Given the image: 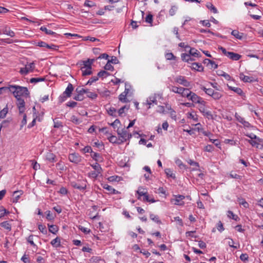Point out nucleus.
Masks as SVG:
<instances>
[{
  "mask_svg": "<svg viewBox=\"0 0 263 263\" xmlns=\"http://www.w3.org/2000/svg\"><path fill=\"white\" fill-rule=\"evenodd\" d=\"M102 173H98L97 171H94L90 172L88 173V176L93 178H96L100 175H101Z\"/></svg>",
  "mask_w": 263,
  "mask_h": 263,
  "instance_id": "41",
  "label": "nucleus"
},
{
  "mask_svg": "<svg viewBox=\"0 0 263 263\" xmlns=\"http://www.w3.org/2000/svg\"><path fill=\"white\" fill-rule=\"evenodd\" d=\"M33 235H30L27 238V241L32 246H36L35 244L34 243L33 241Z\"/></svg>",
  "mask_w": 263,
  "mask_h": 263,
  "instance_id": "61",
  "label": "nucleus"
},
{
  "mask_svg": "<svg viewBox=\"0 0 263 263\" xmlns=\"http://www.w3.org/2000/svg\"><path fill=\"white\" fill-rule=\"evenodd\" d=\"M69 160L70 162L74 163H79L82 160L81 157L77 153H72L69 155Z\"/></svg>",
  "mask_w": 263,
  "mask_h": 263,
  "instance_id": "5",
  "label": "nucleus"
},
{
  "mask_svg": "<svg viewBox=\"0 0 263 263\" xmlns=\"http://www.w3.org/2000/svg\"><path fill=\"white\" fill-rule=\"evenodd\" d=\"M129 108V106H127L126 105H124V106L122 107L118 110L119 116L122 117L123 116V114H124L125 109L127 110H128Z\"/></svg>",
  "mask_w": 263,
  "mask_h": 263,
  "instance_id": "33",
  "label": "nucleus"
},
{
  "mask_svg": "<svg viewBox=\"0 0 263 263\" xmlns=\"http://www.w3.org/2000/svg\"><path fill=\"white\" fill-rule=\"evenodd\" d=\"M137 194L139 196H143L146 195V193H147L146 191H145V189L140 187L139 188L138 190L137 191ZM138 199L140 198V197H138Z\"/></svg>",
  "mask_w": 263,
  "mask_h": 263,
  "instance_id": "37",
  "label": "nucleus"
},
{
  "mask_svg": "<svg viewBox=\"0 0 263 263\" xmlns=\"http://www.w3.org/2000/svg\"><path fill=\"white\" fill-rule=\"evenodd\" d=\"M110 75L109 73L105 70H102L98 72V77L100 78H106Z\"/></svg>",
  "mask_w": 263,
  "mask_h": 263,
  "instance_id": "30",
  "label": "nucleus"
},
{
  "mask_svg": "<svg viewBox=\"0 0 263 263\" xmlns=\"http://www.w3.org/2000/svg\"><path fill=\"white\" fill-rule=\"evenodd\" d=\"M82 64H81V69H84V68H88V69H92L91 65L90 64V63L89 61H84L82 62Z\"/></svg>",
  "mask_w": 263,
  "mask_h": 263,
  "instance_id": "27",
  "label": "nucleus"
},
{
  "mask_svg": "<svg viewBox=\"0 0 263 263\" xmlns=\"http://www.w3.org/2000/svg\"><path fill=\"white\" fill-rule=\"evenodd\" d=\"M183 87H176V86H172L170 88V89L171 91L173 92H175V93H178V94H180L182 89H183Z\"/></svg>",
  "mask_w": 263,
  "mask_h": 263,
  "instance_id": "20",
  "label": "nucleus"
},
{
  "mask_svg": "<svg viewBox=\"0 0 263 263\" xmlns=\"http://www.w3.org/2000/svg\"><path fill=\"white\" fill-rule=\"evenodd\" d=\"M176 163L179 166L181 169H184L185 168V165H184L182 161L179 159H178L176 161Z\"/></svg>",
  "mask_w": 263,
  "mask_h": 263,
  "instance_id": "62",
  "label": "nucleus"
},
{
  "mask_svg": "<svg viewBox=\"0 0 263 263\" xmlns=\"http://www.w3.org/2000/svg\"><path fill=\"white\" fill-rule=\"evenodd\" d=\"M170 116L171 117L175 120H176V119H177V116H176V111L174 110V109H172V110H170Z\"/></svg>",
  "mask_w": 263,
  "mask_h": 263,
  "instance_id": "63",
  "label": "nucleus"
},
{
  "mask_svg": "<svg viewBox=\"0 0 263 263\" xmlns=\"http://www.w3.org/2000/svg\"><path fill=\"white\" fill-rule=\"evenodd\" d=\"M189 54L194 57H198L200 55V52L195 48H190Z\"/></svg>",
  "mask_w": 263,
  "mask_h": 263,
  "instance_id": "22",
  "label": "nucleus"
},
{
  "mask_svg": "<svg viewBox=\"0 0 263 263\" xmlns=\"http://www.w3.org/2000/svg\"><path fill=\"white\" fill-rule=\"evenodd\" d=\"M22 193H23V192L22 191H17L14 192V193H13L14 197L13 199V202H18V201L20 198V196L22 194Z\"/></svg>",
  "mask_w": 263,
  "mask_h": 263,
  "instance_id": "16",
  "label": "nucleus"
},
{
  "mask_svg": "<svg viewBox=\"0 0 263 263\" xmlns=\"http://www.w3.org/2000/svg\"><path fill=\"white\" fill-rule=\"evenodd\" d=\"M152 103H154L156 105L157 104V100L156 97L155 96L149 97L146 100V104L149 105L148 107V109H149L151 108V105L152 104Z\"/></svg>",
  "mask_w": 263,
  "mask_h": 263,
  "instance_id": "12",
  "label": "nucleus"
},
{
  "mask_svg": "<svg viewBox=\"0 0 263 263\" xmlns=\"http://www.w3.org/2000/svg\"><path fill=\"white\" fill-rule=\"evenodd\" d=\"M165 58L167 60H175V57L172 53H168L165 54Z\"/></svg>",
  "mask_w": 263,
  "mask_h": 263,
  "instance_id": "60",
  "label": "nucleus"
},
{
  "mask_svg": "<svg viewBox=\"0 0 263 263\" xmlns=\"http://www.w3.org/2000/svg\"><path fill=\"white\" fill-rule=\"evenodd\" d=\"M191 90L188 89V88H183L181 93H180V95L182 97H187L188 96V94L189 93V92Z\"/></svg>",
  "mask_w": 263,
  "mask_h": 263,
  "instance_id": "40",
  "label": "nucleus"
},
{
  "mask_svg": "<svg viewBox=\"0 0 263 263\" xmlns=\"http://www.w3.org/2000/svg\"><path fill=\"white\" fill-rule=\"evenodd\" d=\"M8 112V108L5 107L2 110H0V118H4Z\"/></svg>",
  "mask_w": 263,
  "mask_h": 263,
  "instance_id": "38",
  "label": "nucleus"
},
{
  "mask_svg": "<svg viewBox=\"0 0 263 263\" xmlns=\"http://www.w3.org/2000/svg\"><path fill=\"white\" fill-rule=\"evenodd\" d=\"M37 45L41 47H46L48 49H50L53 50H57L59 48V46L54 44L48 45L46 43L43 41L39 42L37 43Z\"/></svg>",
  "mask_w": 263,
  "mask_h": 263,
  "instance_id": "6",
  "label": "nucleus"
},
{
  "mask_svg": "<svg viewBox=\"0 0 263 263\" xmlns=\"http://www.w3.org/2000/svg\"><path fill=\"white\" fill-rule=\"evenodd\" d=\"M211 97L215 100H219L222 97V95L218 91H214Z\"/></svg>",
  "mask_w": 263,
  "mask_h": 263,
  "instance_id": "44",
  "label": "nucleus"
},
{
  "mask_svg": "<svg viewBox=\"0 0 263 263\" xmlns=\"http://www.w3.org/2000/svg\"><path fill=\"white\" fill-rule=\"evenodd\" d=\"M231 34L234 36L236 39L239 40H242L243 38L244 34L243 33L239 32L237 30H234L231 32Z\"/></svg>",
  "mask_w": 263,
  "mask_h": 263,
  "instance_id": "14",
  "label": "nucleus"
},
{
  "mask_svg": "<svg viewBox=\"0 0 263 263\" xmlns=\"http://www.w3.org/2000/svg\"><path fill=\"white\" fill-rule=\"evenodd\" d=\"M84 5L86 7H92L95 6V4L94 3H93L92 2L90 1L86 0L84 3Z\"/></svg>",
  "mask_w": 263,
  "mask_h": 263,
  "instance_id": "54",
  "label": "nucleus"
},
{
  "mask_svg": "<svg viewBox=\"0 0 263 263\" xmlns=\"http://www.w3.org/2000/svg\"><path fill=\"white\" fill-rule=\"evenodd\" d=\"M91 166L95 171H97L98 173H102V169L99 163L96 162L95 164H91Z\"/></svg>",
  "mask_w": 263,
  "mask_h": 263,
  "instance_id": "26",
  "label": "nucleus"
},
{
  "mask_svg": "<svg viewBox=\"0 0 263 263\" xmlns=\"http://www.w3.org/2000/svg\"><path fill=\"white\" fill-rule=\"evenodd\" d=\"M191 101L195 103H204V101L202 100V99L197 95L195 93L193 92L192 94V96L191 97Z\"/></svg>",
  "mask_w": 263,
  "mask_h": 263,
  "instance_id": "8",
  "label": "nucleus"
},
{
  "mask_svg": "<svg viewBox=\"0 0 263 263\" xmlns=\"http://www.w3.org/2000/svg\"><path fill=\"white\" fill-rule=\"evenodd\" d=\"M49 228V231L52 234H56L58 231V227L56 225H49L48 224Z\"/></svg>",
  "mask_w": 263,
  "mask_h": 263,
  "instance_id": "23",
  "label": "nucleus"
},
{
  "mask_svg": "<svg viewBox=\"0 0 263 263\" xmlns=\"http://www.w3.org/2000/svg\"><path fill=\"white\" fill-rule=\"evenodd\" d=\"M45 80V78H33L30 80V82L31 83H36L38 82L44 81Z\"/></svg>",
  "mask_w": 263,
  "mask_h": 263,
  "instance_id": "28",
  "label": "nucleus"
},
{
  "mask_svg": "<svg viewBox=\"0 0 263 263\" xmlns=\"http://www.w3.org/2000/svg\"><path fill=\"white\" fill-rule=\"evenodd\" d=\"M175 81L176 83L182 85L185 87H189L190 86V82L187 81L184 77L179 76L175 79Z\"/></svg>",
  "mask_w": 263,
  "mask_h": 263,
  "instance_id": "4",
  "label": "nucleus"
},
{
  "mask_svg": "<svg viewBox=\"0 0 263 263\" xmlns=\"http://www.w3.org/2000/svg\"><path fill=\"white\" fill-rule=\"evenodd\" d=\"M239 77L245 82H251L253 81L252 77L245 76L243 73H240Z\"/></svg>",
  "mask_w": 263,
  "mask_h": 263,
  "instance_id": "17",
  "label": "nucleus"
},
{
  "mask_svg": "<svg viewBox=\"0 0 263 263\" xmlns=\"http://www.w3.org/2000/svg\"><path fill=\"white\" fill-rule=\"evenodd\" d=\"M165 172L167 176H169V177H171L172 178L175 177V175L172 173V171L171 170V169H170V168L166 169Z\"/></svg>",
  "mask_w": 263,
  "mask_h": 263,
  "instance_id": "59",
  "label": "nucleus"
},
{
  "mask_svg": "<svg viewBox=\"0 0 263 263\" xmlns=\"http://www.w3.org/2000/svg\"><path fill=\"white\" fill-rule=\"evenodd\" d=\"M38 228L42 233L44 234H46L47 233V230L45 226L39 224L38 226Z\"/></svg>",
  "mask_w": 263,
  "mask_h": 263,
  "instance_id": "58",
  "label": "nucleus"
},
{
  "mask_svg": "<svg viewBox=\"0 0 263 263\" xmlns=\"http://www.w3.org/2000/svg\"><path fill=\"white\" fill-rule=\"evenodd\" d=\"M25 69H27L28 73L32 72L35 69V64L34 62L27 63L25 67Z\"/></svg>",
  "mask_w": 263,
  "mask_h": 263,
  "instance_id": "15",
  "label": "nucleus"
},
{
  "mask_svg": "<svg viewBox=\"0 0 263 263\" xmlns=\"http://www.w3.org/2000/svg\"><path fill=\"white\" fill-rule=\"evenodd\" d=\"M53 122L54 128H60L63 127L62 122L59 121H57L56 119L53 120Z\"/></svg>",
  "mask_w": 263,
  "mask_h": 263,
  "instance_id": "49",
  "label": "nucleus"
},
{
  "mask_svg": "<svg viewBox=\"0 0 263 263\" xmlns=\"http://www.w3.org/2000/svg\"><path fill=\"white\" fill-rule=\"evenodd\" d=\"M191 68L198 71H203L204 69L201 64L199 63H192Z\"/></svg>",
  "mask_w": 263,
  "mask_h": 263,
  "instance_id": "10",
  "label": "nucleus"
},
{
  "mask_svg": "<svg viewBox=\"0 0 263 263\" xmlns=\"http://www.w3.org/2000/svg\"><path fill=\"white\" fill-rule=\"evenodd\" d=\"M50 243L54 247H59L61 246L60 238L58 237H56L51 241Z\"/></svg>",
  "mask_w": 263,
  "mask_h": 263,
  "instance_id": "18",
  "label": "nucleus"
},
{
  "mask_svg": "<svg viewBox=\"0 0 263 263\" xmlns=\"http://www.w3.org/2000/svg\"><path fill=\"white\" fill-rule=\"evenodd\" d=\"M73 90V87L71 83H69L65 91L64 92V94L66 95L67 97H70L71 93Z\"/></svg>",
  "mask_w": 263,
  "mask_h": 263,
  "instance_id": "13",
  "label": "nucleus"
},
{
  "mask_svg": "<svg viewBox=\"0 0 263 263\" xmlns=\"http://www.w3.org/2000/svg\"><path fill=\"white\" fill-rule=\"evenodd\" d=\"M217 228L219 232H222L224 230L223 224L221 221H219L217 224Z\"/></svg>",
  "mask_w": 263,
  "mask_h": 263,
  "instance_id": "55",
  "label": "nucleus"
},
{
  "mask_svg": "<svg viewBox=\"0 0 263 263\" xmlns=\"http://www.w3.org/2000/svg\"><path fill=\"white\" fill-rule=\"evenodd\" d=\"M87 97L92 99H95L98 97V95L95 92L89 91L88 90L87 92Z\"/></svg>",
  "mask_w": 263,
  "mask_h": 263,
  "instance_id": "42",
  "label": "nucleus"
},
{
  "mask_svg": "<svg viewBox=\"0 0 263 263\" xmlns=\"http://www.w3.org/2000/svg\"><path fill=\"white\" fill-rule=\"evenodd\" d=\"M228 87L230 90H233L236 93H237L240 96L242 95L243 91L241 88H238V87L229 86H228Z\"/></svg>",
  "mask_w": 263,
  "mask_h": 263,
  "instance_id": "24",
  "label": "nucleus"
},
{
  "mask_svg": "<svg viewBox=\"0 0 263 263\" xmlns=\"http://www.w3.org/2000/svg\"><path fill=\"white\" fill-rule=\"evenodd\" d=\"M10 92L12 93L16 99H27L30 97V93L26 87L18 85H9Z\"/></svg>",
  "mask_w": 263,
  "mask_h": 263,
  "instance_id": "1",
  "label": "nucleus"
},
{
  "mask_svg": "<svg viewBox=\"0 0 263 263\" xmlns=\"http://www.w3.org/2000/svg\"><path fill=\"white\" fill-rule=\"evenodd\" d=\"M0 226L5 229L8 230L9 231H10L11 229V225L7 221L1 222L0 223Z\"/></svg>",
  "mask_w": 263,
  "mask_h": 263,
  "instance_id": "25",
  "label": "nucleus"
},
{
  "mask_svg": "<svg viewBox=\"0 0 263 263\" xmlns=\"http://www.w3.org/2000/svg\"><path fill=\"white\" fill-rule=\"evenodd\" d=\"M79 229L82 232L84 233L85 234H88L90 232V230L87 228L83 227V226H79Z\"/></svg>",
  "mask_w": 263,
  "mask_h": 263,
  "instance_id": "47",
  "label": "nucleus"
},
{
  "mask_svg": "<svg viewBox=\"0 0 263 263\" xmlns=\"http://www.w3.org/2000/svg\"><path fill=\"white\" fill-rule=\"evenodd\" d=\"M46 159L51 162H55V156L51 153H47L46 156Z\"/></svg>",
  "mask_w": 263,
  "mask_h": 263,
  "instance_id": "19",
  "label": "nucleus"
},
{
  "mask_svg": "<svg viewBox=\"0 0 263 263\" xmlns=\"http://www.w3.org/2000/svg\"><path fill=\"white\" fill-rule=\"evenodd\" d=\"M150 218L154 221L155 222H157V223H161V222L160 220H159V217L157 215H155L153 214H151L150 215Z\"/></svg>",
  "mask_w": 263,
  "mask_h": 263,
  "instance_id": "39",
  "label": "nucleus"
},
{
  "mask_svg": "<svg viewBox=\"0 0 263 263\" xmlns=\"http://www.w3.org/2000/svg\"><path fill=\"white\" fill-rule=\"evenodd\" d=\"M228 216L235 221H237L238 219H239V217L237 215H235L231 211H229L228 212Z\"/></svg>",
  "mask_w": 263,
  "mask_h": 263,
  "instance_id": "36",
  "label": "nucleus"
},
{
  "mask_svg": "<svg viewBox=\"0 0 263 263\" xmlns=\"http://www.w3.org/2000/svg\"><path fill=\"white\" fill-rule=\"evenodd\" d=\"M206 6L209 9H210L214 13H217L218 11L217 9L211 3H210L208 5H207Z\"/></svg>",
  "mask_w": 263,
  "mask_h": 263,
  "instance_id": "53",
  "label": "nucleus"
},
{
  "mask_svg": "<svg viewBox=\"0 0 263 263\" xmlns=\"http://www.w3.org/2000/svg\"><path fill=\"white\" fill-rule=\"evenodd\" d=\"M119 100L122 103H127L129 102V100L127 99L126 96L121 93L119 96Z\"/></svg>",
  "mask_w": 263,
  "mask_h": 263,
  "instance_id": "34",
  "label": "nucleus"
},
{
  "mask_svg": "<svg viewBox=\"0 0 263 263\" xmlns=\"http://www.w3.org/2000/svg\"><path fill=\"white\" fill-rule=\"evenodd\" d=\"M248 142L251 144L253 146H256L258 147V141L257 140H248Z\"/></svg>",
  "mask_w": 263,
  "mask_h": 263,
  "instance_id": "57",
  "label": "nucleus"
},
{
  "mask_svg": "<svg viewBox=\"0 0 263 263\" xmlns=\"http://www.w3.org/2000/svg\"><path fill=\"white\" fill-rule=\"evenodd\" d=\"M81 70L82 71L83 76L90 75L92 74L91 69L84 68V69H81Z\"/></svg>",
  "mask_w": 263,
  "mask_h": 263,
  "instance_id": "31",
  "label": "nucleus"
},
{
  "mask_svg": "<svg viewBox=\"0 0 263 263\" xmlns=\"http://www.w3.org/2000/svg\"><path fill=\"white\" fill-rule=\"evenodd\" d=\"M184 198L185 197L183 195L175 196V198L172 199L171 202L176 205H183L184 204L183 200Z\"/></svg>",
  "mask_w": 263,
  "mask_h": 263,
  "instance_id": "7",
  "label": "nucleus"
},
{
  "mask_svg": "<svg viewBox=\"0 0 263 263\" xmlns=\"http://www.w3.org/2000/svg\"><path fill=\"white\" fill-rule=\"evenodd\" d=\"M8 92H10L9 86L8 87H3L0 88V95Z\"/></svg>",
  "mask_w": 263,
  "mask_h": 263,
  "instance_id": "52",
  "label": "nucleus"
},
{
  "mask_svg": "<svg viewBox=\"0 0 263 263\" xmlns=\"http://www.w3.org/2000/svg\"><path fill=\"white\" fill-rule=\"evenodd\" d=\"M104 69L106 70L112 71L114 70V67L110 64V63L107 62V64L104 66Z\"/></svg>",
  "mask_w": 263,
  "mask_h": 263,
  "instance_id": "56",
  "label": "nucleus"
},
{
  "mask_svg": "<svg viewBox=\"0 0 263 263\" xmlns=\"http://www.w3.org/2000/svg\"><path fill=\"white\" fill-rule=\"evenodd\" d=\"M88 90V89H84V88H82L78 87L76 89V91L78 93H80V94H81V95L83 96V95L84 93H87Z\"/></svg>",
  "mask_w": 263,
  "mask_h": 263,
  "instance_id": "45",
  "label": "nucleus"
},
{
  "mask_svg": "<svg viewBox=\"0 0 263 263\" xmlns=\"http://www.w3.org/2000/svg\"><path fill=\"white\" fill-rule=\"evenodd\" d=\"M9 213V212L4 208V206H0V218L4 217L6 214Z\"/></svg>",
  "mask_w": 263,
  "mask_h": 263,
  "instance_id": "32",
  "label": "nucleus"
},
{
  "mask_svg": "<svg viewBox=\"0 0 263 263\" xmlns=\"http://www.w3.org/2000/svg\"><path fill=\"white\" fill-rule=\"evenodd\" d=\"M3 33L9 35L11 37H14L15 36V33L11 30L10 28H5L3 31Z\"/></svg>",
  "mask_w": 263,
  "mask_h": 263,
  "instance_id": "21",
  "label": "nucleus"
},
{
  "mask_svg": "<svg viewBox=\"0 0 263 263\" xmlns=\"http://www.w3.org/2000/svg\"><path fill=\"white\" fill-rule=\"evenodd\" d=\"M153 17V15L149 13L145 17V22L152 25Z\"/></svg>",
  "mask_w": 263,
  "mask_h": 263,
  "instance_id": "46",
  "label": "nucleus"
},
{
  "mask_svg": "<svg viewBox=\"0 0 263 263\" xmlns=\"http://www.w3.org/2000/svg\"><path fill=\"white\" fill-rule=\"evenodd\" d=\"M70 184L73 187L79 189L80 190H85L86 187V185L85 183L81 184L75 181H72L71 182Z\"/></svg>",
  "mask_w": 263,
  "mask_h": 263,
  "instance_id": "9",
  "label": "nucleus"
},
{
  "mask_svg": "<svg viewBox=\"0 0 263 263\" xmlns=\"http://www.w3.org/2000/svg\"><path fill=\"white\" fill-rule=\"evenodd\" d=\"M117 132L118 135L123 139L122 142L126 141L127 140L130 139L132 136L131 134L127 132V129L124 128L121 129H119L118 128Z\"/></svg>",
  "mask_w": 263,
  "mask_h": 263,
  "instance_id": "2",
  "label": "nucleus"
},
{
  "mask_svg": "<svg viewBox=\"0 0 263 263\" xmlns=\"http://www.w3.org/2000/svg\"><path fill=\"white\" fill-rule=\"evenodd\" d=\"M41 30L45 32L47 34L55 35L56 33L48 29L46 27L42 26L41 27Z\"/></svg>",
  "mask_w": 263,
  "mask_h": 263,
  "instance_id": "35",
  "label": "nucleus"
},
{
  "mask_svg": "<svg viewBox=\"0 0 263 263\" xmlns=\"http://www.w3.org/2000/svg\"><path fill=\"white\" fill-rule=\"evenodd\" d=\"M16 105L19 110V114H23L25 110V99H16Z\"/></svg>",
  "mask_w": 263,
  "mask_h": 263,
  "instance_id": "3",
  "label": "nucleus"
},
{
  "mask_svg": "<svg viewBox=\"0 0 263 263\" xmlns=\"http://www.w3.org/2000/svg\"><path fill=\"white\" fill-rule=\"evenodd\" d=\"M205 103L206 102L204 101V103H200L199 106V109L203 114L207 110L205 106Z\"/></svg>",
  "mask_w": 263,
  "mask_h": 263,
  "instance_id": "43",
  "label": "nucleus"
},
{
  "mask_svg": "<svg viewBox=\"0 0 263 263\" xmlns=\"http://www.w3.org/2000/svg\"><path fill=\"white\" fill-rule=\"evenodd\" d=\"M103 187L108 191L109 193H115L116 190L107 184H103Z\"/></svg>",
  "mask_w": 263,
  "mask_h": 263,
  "instance_id": "29",
  "label": "nucleus"
},
{
  "mask_svg": "<svg viewBox=\"0 0 263 263\" xmlns=\"http://www.w3.org/2000/svg\"><path fill=\"white\" fill-rule=\"evenodd\" d=\"M71 121L76 124H79L81 121L78 119L76 116H72L71 117Z\"/></svg>",
  "mask_w": 263,
  "mask_h": 263,
  "instance_id": "48",
  "label": "nucleus"
},
{
  "mask_svg": "<svg viewBox=\"0 0 263 263\" xmlns=\"http://www.w3.org/2000/svg\"><path fill=\"white\" fill-rule=\"evenodd\" d=\"M239 204L242 205L245 208H248L249 204L243 199H239Z\"/></svg>",
  "mask_w": 263,
  "mask_h": 263,
  "instance_id": "64",
  "label": "nucleus"
},
{
  "mask_svg": "<svg viewBox=\"0 0 263 263\" xmlns=\"http://www.w3.org/2000/svg\"><path fill=\"white\" fill-rule=\"evenodd\" d=\"M227 57L232 60L237 61L240 59L241 56L238 53H236L233 52H229L228 53Z\"/></svg>",
  "mask_w": 263,
  "mask_h": 263,
  "instance_id": "11",
  "label": "nucleus"
},
{
  "mask_svg": "<svg viewBox=\"0 0 263 263\" xmlns=\"http://www.w3.org/2000/svg\"><path fill=\"white\" fill-rule=\"evenodd\" d=\"M181 59L183 61L189 62V58H190V54L182 53L181 55Z\"/></svg>",
  "mask_w": 263,
  "mask_h": 263,
  "instance_id": "51",
  "label": "nucleus"
},
{
  "mask_svg": "<svg viewBox=\"0 0 263 263\" xmlns=\"http://www.w3.org/2000/svg\"><path fill=\"white\" fill-rule=\"evenodd\" d=\"M177 10V7L175 6L172 7L171 9L169 10V14L171 16H173L176 13Z\"/></svg>",
  "mask_w": 263,
  "mask_h": 263,
  "instance_id": "50",
  "label": "nucleus"
}]
</instances>
